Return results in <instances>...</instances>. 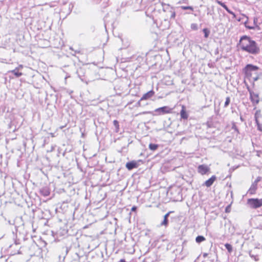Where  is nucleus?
Listing matches in <instances>:
<instances>
[{"label":"nucleus","mask_w":262,"mask_h":262,"mask_svg":"<svg viewBox=\"0 0 262 262\" xmlns=\"http://www.w3.org/2000/svg\"><path fill=\"white\" fill-rule=\"evenodd\" d=\"M240 45L243 50L251 54H256L259 50L255 42L247 36L241 38Z\"/></svg>","instance_id":"nucleus-1"},{"label":"nucleus","mask_w":262,"mask_h":262,"mask_svg":"<svg viewBox=\"0 0 262 262\" xmlns=\"http://www.w3.org/2000/svg\"><path fill=\"white\" fill-rule=\"evenodd\" d=\"M258 67L251 64H248L245 69L246 78L250 81H255L258 78Z\"/></svg>","instance_id":"nucleus-2"},{"label":"nucleus","mask_w":262,"mask_h":262,"mask_svg":"<svg viewBox=\"0 0 262 262\" xmlns=\"http://www.w3.org/2000/svg\"><path fill=\"white\" fill-rule=\"evenodd\" d=\"M247 204L251 208L256 209L262 206V199H249Z\"/></svg>","instance_id":"nucleus-3"},{"label":"nucleus","mask_w":262,"mask_h":262,"mask_svg":"<svg viewBox=\"0 0 262 262\" xmlns=\"http://www.w3.org/2000/svg\"><path fill=\"white\" fill-rule=\"evenodd\" d=\"M198 171L199 173L204 175L210 171V167L206 165H200L198 166Z\"/></svg>","instance_id":"nucleus-4"},{"label":"nucleus","mask_w":262,"mask_h":262,"mask_svg":"<svg viewBox=\"0 0 262 262\" xmlns=\"http://www.w3.org/2000/svg\"><path fill=\"white\" fill-rule=\"evenodd\" d=\"M155 112L158 113L159 115L170 113L171 112V108L168 106H163L155 110Z\"/></svg>","instance_id":"nucleus-5"},{"label":"nucleus","mask_w":262,"mask_h":262,"mask_svg":"<svg viewBox=\"0 0 262 262\" xmlns=\"http://www.w3.org/2000/svg\"><path fill=\"white\" fill-rule=\"evenodd\" d=\"M155 94V92L154 91L151 90L147 93H145L143 95V96L141 97L140 101L147 100L151 97H152Z\"/></svg>","instance_id":"nucleus-6"},{"label":"nucleus","mask_w":262,"mask_h":262,"mask_svg":"<svg viewBox=\"0 0 262 262\" xmlns=\"http://www.w3.org/2000/svg\"><path fill=\"white\" fill-rule=\"evenodd\" d=\"M216 180V177L215 176H212L210 179L206 181L204 183V185L207 187L211 186L214 181Z\"/></svg>","instance_id":"nucleus-7"},{"label":"nucleus","mask_w":262,"mask_h":262,"mask_svg":"<svg viewBox=\"0 0 262 262\" xmlns=\"http://www.w3.org/2000/svg\"><path fill=\"white\" fill-rule=\"evenodd\" d=\"M250 94L251 101L253 103L257 104L259 102V98L258 95L251 91L250 92Z\"/></svg>","instance_id":"nucleus-8"},{"label":"nucleus","mask_w":262,"mask_h":262,"mask_svg":"<svg viewBox=\"0 0 262 262\" xmlns=\"http://www.w3.org/2000/svg\"><path fill=\"white\" fill-rule=\"evenodd\" d=\"M138 166L137 163L135 161H132L128 162L126 164V167L128 170H132L134 168H137Z\"/></svg>","instance_id":"nucleus-9"},{"label":"nucleus","mask_w":262,"mask_h":262,"mask_svg":"<svg viewBox=\"0 0 262 262\" xmlns=\"http://www.w3.org/2000/svg\"><path fill=\"white\" fill-rule=\"evenodd\" d=\"M181 117L182 118L186 119L188 118V115L185 111L184 106H182V109L180 112Z\"/></svg>","instance_id":"nucleus-10"},{"label":"nucleus","mask_w":262,"mask_h":262,"mask_svg":"<svg viewBox=\"0 0 262 262\" xmlns=\"http://www.w3.org/2000/svg\"><path fill=\"white\" fill-rule=\"evenodd\" d=\"M19 71L15 68L14 70L10 71V72L13 73L16 77H19L23 75L22 73L19 72Z\"/></svg>","instance_id":"nucleus-11"},{"label":"nucleus","mask_w":262,"mask_h":262,"mask_svg":"<svg viewBox=\"0 0 262 262\" xmlns=\"http://www.w3.org/2000/svg\"><path fill=\"white\" fill-rule=\"evenodd\" d=\"M256 188V184H252L250 189H249V193H250V194L254 193Z\"/></svg>","instance_id":"nucleus-12"},{"label":"nucleus","mask_w":262,"mask_h":262,"mask_svg":"<svg viewBox=\"0 0 262 262\" xmlns=\"http://www.w3.org/2000/svg\"><path fill=\"white\" fill-rule=\"evenodd\" d=\"M40 191L44 196H48L50 194V191L48 188H43Z\"/></svg>","instance_id":"nucleus-13"},{"label":"nucleus","mask_w":262,"mask_h":262,"mask_svg":"<svg viewBox=\"0 0 262 262\" xmlns=\"http://www.w3.org/2000/svg\"><path fill=\"white\" fill-rule=\"evenodd\" d=\"M205 240V238L203 236H198L195 238L196 242L198 243L203 242Z\"/></svg>","instance_id":"nucleus-14"},{"label":"nucleus","mask_w":262,"mask_h":262,"mask_svg":"<svg viewBox=\"0 0 262 262\" xmlns=\"http://www.w3.org/2000/svg\"><path fill=\"white\" fill-rule=\"evenodd\" d=\"M158 146L157 144H150L149 145V148L151 150H155L157 149Z\"/></svg>","instance_id":"nucleus-15"},{"label":"nucleus","mask_w":262,"mask_h":262,"mask_svg":"<svg viewBox=\"0 0 262 262\" xmlns=\"http://www.w3.org/2000/svg\"><path fill=\"white\" fill-rule=\"evenodd\" d=\"M203 31L204 33L205 37L207 38L209 35L210 31L207 28L203 29Z\"/></svg>","instance_id":"nucleus-16"},{"label":"nucleus","mask_w":262,"mask_h":262,"mask_svg":"<svg viewBox=\"0 0 262 262\" xmlns=\"http://www.w3.org/2000/svg\"><path fill=\"white\" fill-rule=\"evenodd\" d=\"M226 248L227 249L229 252H231L232 251V247L229 244H226L225 245Z\"/></svg>","instance_id":"nucleus-17"},{"label":"nucleus","mask_w":262,"mask_h":262,"mask_svg":"<svg viewBox=\"0 0 262 262\" xmlns=\"http://www.w3.org/2000/svg\"><path fill=\"white\" fill-rule=\"evenodd\" d=\"M257 20H258V19H257V18H254V26H254L256 29L258 30L259 29V26L257 24Z\"/></svg>","instance_id":"nucleus-18"},{"label":"nucleus","mask_w":262,"mask_h":262,"mask_svg":"<svg viewBox=\"0 0 262 262\" xmlns=\"http://www.w3.org/2000/svg\"><path fill=\"white\" fill-rule=\"evenodd\" d=\"M168 224V220L166 219H164L163 221L161 223V226H166Z\"/></svg>","instance_id":"nucleus-19"},{"label":"nucleus","mask_w":262,"mask_h":262,"mask_svg":"<svg viewBox=\"0 0 262 262\" xmlns=\"http://www.w3.org/2000/svg\"><path fill=\"white\" fill-rule=\"evenodd\" d=\"M230 101V98L227 97L226 99V101L225 102V105H224L225 107H227L229 105Z\"/></svg>","instance_id":"nucleus-20"},{"label":"nucleus","mask_w":262,"mask_h":262,"mask_svg":"<svg viewBox=\"0 0 262 262\" xmlns=\"http://www.w3.org/2000/svg\"><path fill=\"white\" fill-rule=\"evenodd\" d=\"M113 124L114 126L116 127L117 129H118L119 128V123L117 120H114L113 121Z\"/></svg>","instance_id":"nucleus-21"},{"label":"nucleus","mask_w":262,"mask_h":262,"mask_svg":"<svg viewBox=\"0 0 262 262\" xmlns=\"http://www.w3.org/2000/svg\"><path fill=\"white\" fill-rule=\"evenodd\" d=\"M250 256L251 258H253L255 261H258L259 260L258 256L256 255H254L250 254Z\"/></svg>","instance_id":"nucleus-22"},{"label":"nucleus","mask_w":262,"mask_h":262,"mask_svg":"<svg viewBox=\"0 0 262 262\" xmlns=\"http://www.w3.org/2000/svg\"><path fill=\"white\" fill-rule=\"evenodd\" d=\"M191 28L193 30H196L198 29L197 25L195 24H192L191 25Z\"/></svg>","instance_id":"nucleus-23"},{"label":"nucleus","mask_w":262,"mask_h":262,"mask_svg":"<svg viewBox=\"0 0 262 262\" xmlns=\"http://www.w3.org/2000/svg\"><path fill=\"white\" fill-rule=\"evenodd\" d=\"M182 8L184 10L190 9L191 10H193V8L191 6H182Z\"/></svg>","instance_id":"nucleus-24"},{"label":"nucleus","mask_w":262,"mask_h":262,"mask_svg":"<svg viewBox=\"0 0 262 262\" xmlns=\"http://www.w3.org/2000/svg\"><path fill=\"white\" fill-rule=\"evenodd\" d=\"M216 3L217 4H219V5H220L221 6H222L223 7V6H224L225 5L224 3H222L221 1H219L218 0H216Z\"/></svg>","instance_id":"nucleus-25"},{"label":"nucleus","mask_w":262,"mask_h":262,"mask_svg":"<svg viewBox=\"0 0 262 262\" xmlns=\"http://www.w3.org/2000/svg\"><path fill=\"white\" fill-rule=\"evenodd\" d=\"M246 27L250 29H256L254 26H246Z\"/></svg>","instance_id":"nucleus-26"},{"label":"nucleus","mask_w":262,"mask_h":262,"mask_svg":"<svg viewBox=\"0 0 262 262\" xmlns=\"http://www.w3.org/2000/svg\"><path fill=\"white\" fill-rule=\"evenodd\" d=\"M23 68V65L20 64L18 67L16 68V69L18 70H21Z\"/></svg>","instance_id":"nucleus-27"},{"label":"nucleus","mask_w":262,"mask_h":262,"mask_svg":"<svg viewBox=\"0 0 262 262\" xmlns=\"http://www.w3.org/2000/svg\"><path fill=\"white\" fill-rule=\"evenodd\" d=\"M170 213V212H168L167 213H166V214L164 215V219H167L168 217V216H169V215Z\"/></svg>","instance_id":"nucleus-28"},{"label":"nucleus","mask_w":262,"mask_h":262,"mask_svg":"<svg viewBox=\"0 0 262 262\" xmlns=\"http://www.w3.org/2000/svg\"><path fill=\"white\" fill-rule=\"evenodd\" d=\"M136 209H137V207H136V206H133V207L132 208L131 210H132V211H135L136 210Z\"/></svg>","instance_id":"nucleus-29"},{"label":"nucleus","mask_w":262,"mask_h":262,"mask_svg":"<svg viewBox=\"0 0 262 262\" xmlns=\"http://www.w3.org/2000/svg\"><path fill=\"white\" fill-rule=\"evenodd\" d=\"M256 122L257 124V125H258V128L259 129V130H261V128H260V125L258 124V121H257V118H256Z\"/></svg>","instance_id":"nucleus-30"},{"label":"nucleus","mask_w":262,"mask_h":262,"mask_svg":"<svg viewBox=\"0 0 262 262\" xmlns=\"http://www.w3.org/2000/svg\"><path fill=\"white\" fill-rule=\"evenodd\" d=\"M229 13L232 14L233 16V17H235V15L232 11H230Z\"/></svg>","instance_id":"nucleus-31"},{"label":"nucleus","mask_w":262,"mask_h":262,"mask_svg":"<svg viewBox=\"0 0 262 262\" xmlns=\"http://www.w3.org/2000/svg\"><path fill=\"white\" fill-rule=\"evenodd\" d=\"M174 17H175V13L174 12H172V14H171V17L174 18Z\"/></svg>","instance_id":"nucleus-32"},{"label":"nucleus","mask_w":262,"mask_h":262,"mask_svg":"<svg viewBox=\"0 0 262 262\" xmlns=\"http://www.w3.org/2000/svg\"><path fill=\"white\" fill-rule=\"evenodd\" d=\"M223 8H225L226 9V10H227V9H228V7L226 6V5H225L224 6H223Z\"/></svg>","instance_id":"nucleus-33"},{"label":"nucleus","mask_w":262,"mask_h":262,"mask_svg":"<svg viewBox=\"0 0 262 262\" xmlns=\"http://www.w3.org/2000/svg\"><path fill=\"white\" fill-rule=\"evenodd\" d=\"M226 11H227L228 13H229V12L230 11V10L228 8V9H227Z\"/></svg>","instance_id":"nucleus-34"},{"label":"nucleus","mask_w":262,"mask_h":262,"mask_svg":"<svg viewBox=\"0 0 262 262\" xmlns=\"http://www.w3.org/2000/svg\"><path fill=\"white\" fill-rule=\"evenodd\" d=\"M226 11H227L228 13H229V12L230 11V10L228 8V9H227Z\"/></svg>","instance_id":"nucleus-35"},{"label":"nucleus","mask_w":262,"mask_h":262,"mask_svg":"<svg viewBox=\"0 0 262 262\" xmlns=\"http://www.w3.org/2000/svg\"><path fill=\"white\" fill-rule=\"evenodd\" d=\"M226 11H227L228 13H229V12L230 11V10L228 8V9H227Z\"/></svg>","instance_id":"nucleus-36"},{"label":"nucleus","mask_w":262,"mask_h":262,"mask_svg":"<svg viewBox=\"0 0 262 262\" xmlns=\"http://www.w3.org/2000/svg\"><path fill=\"white\" fill-rule=\"evenodd\" d=\"M259 228H260V229H262V225H260Z\"/></svg>","instance_id":"nucleus-37"},{"label":"nucleus","mask_w":262,"mask_h":262,"mask_svg":"<svg viewBox=\"0 0 262 262\" xmlns=\"http://www.w3.org/2000/svg\"><path fill=\"white\" fill-rule=\"evenodd\" d=\"M147 113H147V112H143V113H142V114H147Z\"/></svg>","instance_id":"nucleus-38"},{"label":"nucleus","mask_w":262,"mask_h":262,"mask_svg":"<svg viewBox=\"0 0 262 262\" xmlns=\"http://www.w3.org/2000/svg\"><path fill=\"white\" fill-rule=\"evenodd\" d=\"M226 211H227V210H228V209L226 208Z\"/></svg>","instance_id":"nucleus-39"},{"label":"nucleus","mask_w":262,"mask_h":262,"mask_svg":"<svg viewBox=\"0 0 262 262\" xmlns=\"http://www.w3.org/2000/svg\"><path fill=\"white\" fill-rule=\"evenodd\" d=\"M226 211H227V210H228V209L226 208Z\"/></svg>","instance_id":"nucleus-40"}]
</instances>
